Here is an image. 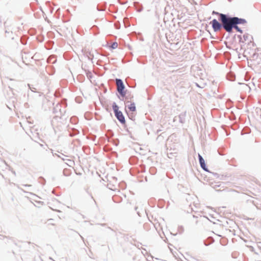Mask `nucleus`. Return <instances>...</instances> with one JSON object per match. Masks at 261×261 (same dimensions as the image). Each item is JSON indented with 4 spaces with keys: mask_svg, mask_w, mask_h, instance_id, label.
I'll return each mask as SVG.
<instances>
[{
    "mask_svg": "<svg viewBox=\"0 0 261 261\" xmlns=\"http://www.w3.org/2000/svg\"><path fill=\"white\" fill-rule=\"evenodd\" d=\"M198 159L201 168L205 171H208V169L206 166L204 160L199 153H198Z\"/></svg>",
    "mask_w": 261,
    "mask_h": 261,
    "instance_id": "39448f33",
    "label": "nucleus"
},
{
    "mask_svg": "<svg viewBox=\"0 0 261 261\" xmlns=\"http://www.w3.org/2000/svg\"><path fill=\"white\" fill-rule=\"evenodd\" d=\"M58 156L59 158H61V159H62V160H63V161H65V160H66V159H65V158H64V157H61V156L60 155H58Z\"/></svg>",
    "mask_w": 261,
    "mask_h": 261,
    "instance_id": "ddd939ff",
    "label": "nucleus"
},
{
    "mask_svg": "<svg viewBox=\"0 0 261 261\" xmlns=\"http://www.w3.org/2000/svg\"><path fill=\"white\" fill-rule=\"evenodd\" d=\"M249 37H250L252 39H253L252 37L251 36L249 35V34H245V35H244V36H243V38L245 41L249 40Z\"/></svg>",
    "mask_w": 261,
    "mask_h": 261,
    "instance_id": "9d476101",
    "label": "nucleus"
},
{
    "mask_svg": "<svg viewBox=\"0 0 261 261\" xmlns=\"http://www.w3.org/2000/svg\"><path fill=\"white\" fill-rule=\"evenodd\" d=\"M219 20L222 23L223 28L226 32L229 33L232 32L234 24L233 17L229 16L226 14H221Z\"/></svg>",
    "mask_w": 261,
    "mask_h": 261,
    "instance_id": "f257e3e1",
    "label": "nucleus"
},
{
    "mask_svg": "<svg viewBox=\"0 0 261 261\" xmlns=\"http://www.w3.org/2000/svg\"><path fill=\"white\" fill-rule=\"evenodd\" d=\"M234 27H233V29H234L238 31V32H240V33H242L243 31L238 26V24H234Z\"/></svg>",
    "mask_w": 261,
    "mask_h": 261,
    "instance_id": "1a4fd4ad",
    "label": "nucleus"
},
{
    "mask_svg": "<svg viewBox=\"0 0 261 261\" xmlns=\"http://www.w3.org/2000/svg\"><path fill=\"white\" fill-rule=\"evenodd\" d=\"M190 261H197V260L195 258H191V260Z\"/></svg>",
    "mask_w": 261,
    "mask_h": 261,
    "instance_id": "2eb2a0df",
    "label": "nucleus"
},
{
    "mask_svg": "<svg viewBox=\"0 0 261 261\" xmlns=\"http://www.w3.org/2000/svg\"><path fill=\"white\" fill-rule=\"evenodd\" d=\"M113 110L115 113V115L117 119L121 123H125V118L122 113L119 111V107L115 102H113L112 105Z\"/></svg>",
    "mask_w": 261,
    "mask_h": 261,
    "instance_id": "f03ea898",
    "label": "nucleus"
},
{
    "mask_svg": "<svg viewBox=\"0 0 261 261\" xmlns=\"http://www.w3.org/2000/svg\"><path fill=\"white\" fill-rule=\"evenodd\" d=\"M23 186H25V187H30V186H31L30 185H23Z\"/></svg>",
    "mask_w": 261,
    "mask_h": 261,
    "instance_id": "4468645a",
    "label": "nucleus"
},
{
    "mask_svg": "<svg viewBox=\"0 0 261 261\" xmlns=\"http://www.w3.org/2000/svg\"><path fill=\"white\" fill-rule=\"evenodd\" d=\"M181 116H182L181 115H179V118H180V119H181Z\"/></svg>",
    "mask_w": 261,
    "mask_h": 261,
    "instance_id": "f3484780",
    "label": "nucleus"
},
{
    "mask_svg": "<svg viewBox=\"0 0 261 261\" xmlns=\"http://www.w3.org/2000/svg\"><path fill=\"white\" fill-rule=\"evenodd\" d=\"M68 160V161H69V162H71V160Z\"/></svg>",
    "mask_w": 261,
    "mask_h": 261,
    "instance_id": "a211bd4d",
    "label": "nucleus"
},
{
    "mask_svg": "<svg viewBox=\"0 0 261 261\" xmlns=\"http://www.w3.org/2000/svg\"><path fill=\"white\" fill-rule=\"evenodd\" d=\"M118 46V44L116 43V42H114L112 45H111V47L113 49H115L116 48H117Z\"/></svg>",
    "mask_w": 261,
    "mask_h": 261,
    "instance_id": "9b49d317",
    "label": "nucleus"
},
{
    "mask_svg": "<svg viewBox=\"0 0 261 261\" xmlns=\"http://www.w3.org/2000/svg\"><path fill=\"white\" fill-rule=\"evenodd\" d=\"M214 32H216L220 31L223 28L222 23H220L216 19H214L210 22Z\"/></svg>",
    "mask_w": 261,
    "mask_h": 261,
    "instance_id": "20e7f679",
    "label": "nucleus"
},
{
    "mask_svg": "<svg viewBox=\"0 0 261 261\" xmlns=\"http://www.w3.org/2000/svg\"><path fill=\"white\" fill-rule=\"evenodd\" d=\"M116 84L117 85V90L118 93L122 96H124L126 94V92L124 91L125 86L122 80L116 79Z\"/></svg>",
    "mask_w": 261,
    "mask_h": 261,
    "instance_id": "7ed1b4c3",
    "label": "nucleus"
},
{
    "mask_svg": "<svg viewBox=\"0 0 261 261\" xmlns=\"http://www.w3.org/2000/svg\"><path fill=\"white\" fill-rule=\"evenodd\" d=\"M212 14H216V15H219V18H220V15H221V14H223V13H219V12H216V11H213Z\"/></svg>",
    "mask_w": 261,
    "mask_h": 261,
    "instance_id": "f8f14e48",
    "label": "nucleus"
},
{
    "mask_svg": "<svg viewBox=\"0 0 261 261\" xmlns=\"http://www.w3.org/2000/svg\"><path fill=\"white\" fill-rule=\"evenodd\" d=\"M128 109L132 112H135L136 111V106L135 103H131L128 106Z\"/></svg>",
    "mask_w": 261,
    "mask_h": 261,
    "instance_id": "0eeeda50",
    "label": "nucleus"
},
{
    "mask_svg": "<svg viewBox=\"0 0 261 261\" xmlns=\"http://www.w3.org/2000/svg\"><path fill=\"white\" fill-rule=\"evenodd\" d=\"M5 33L7 37H9L11 38L12 39L14 38L12 36V32L11 31H8L7 30H6Z\"/></svg>",
    "mask_w": 261,
    "mask_h": 261,
    "instance_id": "6e6552de",
    "label": "nucleus"
},
{
    "mask_svg": "<svg viewBox=\"0 0 261 261\" xmlns=\"http://www.w3.org/2000/svg\"><path fill=\"white\" fill-rule=\"evenodd\" d=\"M53 221V219H49V220H48V222H50V221Z\"/></svg>",
    "mask_w": 261,
    "mask_h": 261,
    "instance_id": "dca6fc26",
    "label": "nucleus"
},
{
    "mask_svg": "<svg viewBox=\"0 0 261 261\" xmlns=\"http://www.w3.org/2000/svg\"><path fill=\"white\" fill-rule=\"evenodd\" d=\"M233 19L234 24H243L247 22L245 19L239 18L238 17H233Z\"/></svg>",
    "mask_w": 261,
    "mask_h": 261,
    "instance_id": "423d86ee",
    "label": "nucleus"
}]
</instances>
